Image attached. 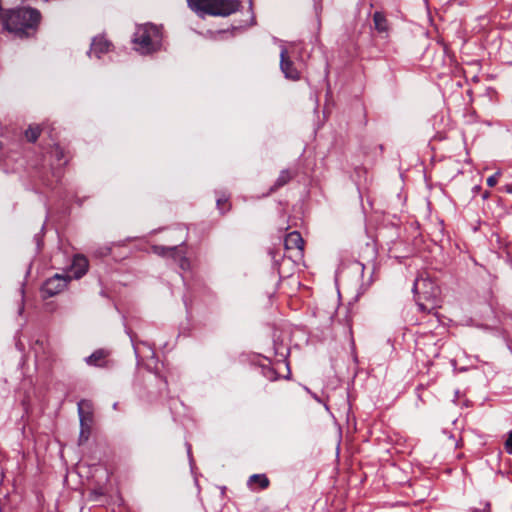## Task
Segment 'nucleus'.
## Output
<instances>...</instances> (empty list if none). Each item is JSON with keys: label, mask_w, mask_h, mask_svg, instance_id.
<instances>
[{"label": "nucleus", "mask_w": 512, "mask_h": 512, "mask_svg": "<svg viewBox=\"0 0 512 512\" xmlns=\"http://www.w3.org/2000/svg\"><path fill=\"white\" fill-rule=\"evenodd\" d=\"M41 15L33 8H18L7 10L2 18L5 30L19 38L30 37L35 34Z\"/></svg>", "instance_id": "nucleus-1"}, {"label": "nucleus", "mask_w": 512, "mask_h": 512, "mask_svg": "<svg viewBox=\"0 0 512 512\" xmlns=\"http://www.w3.org/2000/svg\"><path fill=\"white\" fill-rule=\"evenodd\" d=\"M414 292L418 295L417 304L421 311L435 313V310L441 307L440 289L430 279H417L414 283Z\"/></svg>", "instance_id": "nucleus-2"}, {"label": "nucleus", "mask_w": 512, "mask_h": 512, "mask_svg": "<svg viewBox=\"0 0 512 512\" xmlns=\"http://www.w3.org/2000/svg\"><path fill=\"white\" fill-rule=\"evenodd\" d=\"M160 40L159 29L154 25L144 24L137 26L132 42L136 51L146 55L159 49Z\"/></svg>", "instance_id": "nucleus-3"}, {"label": "nucleus", "mask_w": 512, "mask_h": 512, "mask_svg": "<svg viewBox=\"0 0 512 512\" xmlns=\"http://www.w3.org/2000/svg\"><path fill=\"white\" fill-rule=\"evenodd\" d=\"M189 5L196 10L203 11L214 16H229L240 7L238 0H187Z\"/></svg>", "instance_id": "nucleus-4"}, {"label": "nucleus", "mask_w": 512, "mask_h": 512, "mask_svg": "<svg viewBox=\"0 0 512 512\" xmlns=\"http://www.w3.org/2000/svg\"><path fill=\"white\" fill-rule=\"evenodd\" d=\"M305 242L298 231L290 232L284 239V247L288 257L296 261H301L304 255Z\"/></svg>", "instance_id": "nucleus-5"}, {"label": "nucleus", "mask_w": 512, "mask_h": 512, "mask_svg": "<svg viewBox=\"0 0 512 512\" xmlns=\"http://www.w3.org/2000/svg\"><path fill=\"white\" fill-rule=\"evenodd\" d=\"M152 251L159 256L171 257L174 260H178L181 269L185 270V269L189 268L188 260L186 259V257L183 255L182 251H180L177 246L165 247V246L155 245L152 247Z\"/></svg>", "instance_id": "nucleus-6"}, {"label": "nucleus", "mask_w": 512, "mask_h": 512, "mask_svg": "<svg viewBox=\"0 0 512 512\" xmlns=\"http://www.w3.org/2000/svg\"><path fill=\"white\" fill-rule=\"evenodd\" d=\"M69 279V277L56 274L44 283L43 292L49 297L54 296L66 288Z\"/></svg>", "instance_id": "nucleus-7"}, {"label": "nucleus", "mask_w": 512, "mask_h": 512, "mask_svg": "<svg viewBox=\"0 0 512 512\" xmlns=\"http://www.w3.org/2000/svg\"><path fill=\"white\" fill-rule=\"evenodd\" d=\"M280 68L286 78L294 81L300 78V74L294 67L286 48H282L280 53Z\"/></svg>", "instance_id": "nucleus-8"}, {"label": "nucleus", "mask_w": 512, "mask_h": 512, "mask_svg": "<svg viewBox=\"0 0 512 512\" xmlns=\"http://www.w3.org/2000/svg\"><path fill=\"white\" fill-rule=\"evenodd\" d=\"M112 44L102 35H98L93 38L91 47L89 50V56H95L96 58H101L103 54L108 53L111 50Z\"/></svg>", "instance_id": "nucleus-9"}, {"label": "nucleus", "mask_w": 512, "mask_h": 512, "mask_svg": "<svg viewBox=\"0 0 512 512\" xmlns=\"http://www.w3.org/2000/svg\"><path fill=\"white\" fill-rule=\"evenodd\" d=\"M88 267V259L83 255H76L71 265V271L73 272L74 278H81L87 272Z\"/></svg>", "instance_id": "nucleus-10"}, {"label": "nucleus", "mask_w": 512, "mask_h": 512, "mask_svg": "<svg viewBox=\"0 0 512 512\" xmlns=\"http://www.w3.org/2000/svg\"><path fill=\"white\" fill-rule=\"evenodd\" d=\"M108 356V353L103 350H97L94 353H92L87 359L86 362L89 365L99 366L102 367L105 365V359Z\"/></svg>", "instance_id": "nucleus-11"}, {"label": "nucleus", "mask_w": 512, "mask_h": 512, "mask_svg": "<svg viewBox=\"0 0 512 512\" xmlns=\"http://www.w3.org/2000/svg\"><path fill=\"white\" fill-rule=\"evenodd\" d=\"M375 28L379 32H384L387 30V21L385 16L381 12H375L373 16Z\"/></svg>", "instance_id": "nucleus-12"}, {"label": "nucleus", "mask_w": 512, "mask_h": 512, "mask_svg": "<svg viewBox=\"0 0 512 512\" xmlns=\"http://www.w3.org/2000/svg\"><path fill=\"white\" fill-rule=\"evenodd\" d=\"M41 131L42 129L39 125L29 126L25 131V137L29 142H35L39 138Z\"/></svg>", "instance_id": "nucleus-13"}, {"label": "nucleus", "mask_w": 512, "mask_h": 512, "mask_svg": "<svg viewBox=\"0 0 512 512\" xmlns=\"http://www.w3.org/2000/svg\"><path fill=\"white\" fill-rule=\"evenodd\" d=\"M249 483L258 484L261 489H266L269 486V479L264 474H254L249 478Z\"/></svg>", "instance_id": "nucleus-14"}, {"label": "nucleus", "mask_w": 512, "mask_h": 512, "mask_svg": "<svg viewBox=\"0 0 512 512\" xmlns=\"http://www.w3.org/2000/svg\"><path fill=\"white\" fill-rule=\"evenodd\" d=\"M292 179V174L288 170H284L280 173L277 181L276 186L280 187L288 183Z\"/></svg>", "instance_id": "nucleus-15"}, {"label": "nucleus", "mask_w": 512, "mask_h": 512, "mask_svg": "<svg viewBox=\"0 0 512 512\" xmlns=\"http://www.w3.org/2000/svg\"><path fill=\"white\" fill-rule=\"evenodd\" d=\"M86 421H90V417H84L81 415V426H82V430H81V434H80V437L81 438H84V440H87L88 439V436H89V426L87 425V428L84 429V426H85V422Z\"/></svg>", "instance_id": "nucleus-16"}, {"label": "nucleus", "mask_w": 512, "mask_h": 512, "mask_svg": "<svg viewBox=\"0 0 512 512\" xmlns=\"http://www.w3.org/2000/svg\"><path fill=\"white\" fill-rule=\"evenodd\" d=\"M217 206L222 212L228 211L230 209V204L226 198H220L217 200Z\"/></svg>", "instance_id": "nucleus-17"}, {"label": "nucleus", "mask_w": 512, "mask_h": 512, "mask_svg": "<svg viewBox=\"0 0 512 512\" xmlns=\"http://www.w3.org/2000/svg\"><path fill=\"white\" fill-rule=\"evenodd\" d=\"M506 450L512 454V432L509 434L506 442H505Z\"/></svg>", "instance_id": "nucleus-18"}, {"label": "nucleus", "mask_w": 512, "mask_h": 512, "mask_svg": "<svg viewBox=\"0 0 512 512\" xmlns=\"http://www.w3.org/2000/svg\"><path fill=\"white\" fill-rule=\"evenodd\" d=\"M497 177H498V173H496V174H494V175L490 176V177L487 179V184H488V186H490V187L495 186V185H496V183H497Z\"/></svg>", "instance_id": "nucleus-19"}, {"label": "nucleus", "mask_w": 512, "mask_h": 512, "mask_svg": "<svg viewBox=\"0 0 512 512\" xmlns=\"http://www.w3.org/2000/svg\"><path fill=\"white\" fill-rule=\"evenodd\" d=\"M508 192L512 193V186L508 187Z\"/></svg>", "instance_id": "nucleus-20"}]
</instances>
